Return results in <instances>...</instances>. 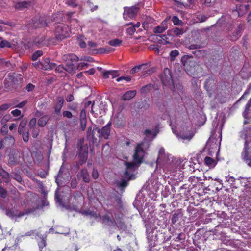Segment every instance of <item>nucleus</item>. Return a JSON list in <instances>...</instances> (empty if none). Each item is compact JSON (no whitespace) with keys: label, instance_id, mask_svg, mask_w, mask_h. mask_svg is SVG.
<instances>
[{"label":"nucleus","instance_id":"nucleus-1","mask_svg":"<svg viewBox=\"0 0 251 251\" xmlns=\"http://www.w3.org/2000/svg\"><path fill=\"white\" fill-rule=\"evenodd\" d=\"M71 30L70 27L63 23L59 24L56 27L54 31L55 37L58 40L61 41L70 36Z\"/></svg>","mask_w":251,"mask_h":251},{"label":"nucleus","instance_id":"nucleus-2","mask_svg":"<svg viewBox=\"0 0 251 251\" xmlns=\"http://www.w3.org/2000/svg\"><path fill=\"white\" fill-rule=\"evenodd\" d=\"M181 61L187 74L190 75H193L197 65L195 61L193 60V57L184 55L182 57Z\"/></svg>","mask_w":251,"mask_h":251},{"label":"nucleus","instance_id":"nucleus-3","mask_svg":"<svg viewBox=\"0 0 251 251\" xmlns=\"http://www.w3.org/2000/svg\"><path fill=\"white\" fill-rule=\"evenodd\" d=\"M75 14V12H69L65 14L61 12H57L53 15V20L57 22L61 21H67L72 22L73 21L77 22V20L75 18L72 19L73 15Z\"/></svg>","mask_w":251,"mask_h":251},{"label":"nucleus","instance_id":"nucleus-4","mask_svg":"<svg viewBox=\"0 0 251 251\" xmlns=\"http://www.w3.org/2000/svg\"><path fill=\"white\" fill-rule=\"evenodd\" d=\"M111 123L109 122L101 129H100V128L97 126H94V131H97V136H100V138L108 139L109 138L110 133L111 132Z\"/></svg>","mask_w":251,"mask_h":251},{"label":"nucleus","instance_id":"nucleus-5","mask_svg":"<svg viewBox=\"0 0 251 251\" xmlns=\"http://www.w3.org/2000/svg\"><path fill=\"white\" fill-rule=\"evenodd\" d=\"M143 143H140L136 146L135 152L133 155V160L135 163L141 164L142 162L144 151L143 148Z\"/></svg>","mask_w":251,"mask_h":251},{"label":"nucleus","instance_id":"nucleus-6","mask_svg":"<svg viewBox=\"0 0 251 251\" xmlns=\"http://www.w3.org/2000/svg\"><path fill=\"white\" fill-rule=\"evenodd\" d=\"M244 139V150L241 153V155L244 161L249 166L251 167V156L249 155V150L250 147L246 135H245Z\"/></svg>","mask_w":251,"mask_h":251},{"label":"nucleus","instance_id":"nucleus-7","mask_svg":"<svg viewBox=\"0 0 251 251\" xmlns=\"http://www.w3.org/2000/svg\"><path fill=\"white\" fill-rule=\"evenodd\" d=\"M139 8L136 6H133L130 7H125L123 13V17L126 20L132 19L136 17L138 12Z\"/></svg>","mask_w":251,"mask_h":251},{"label":"nucleus","instance_id":"nucleus-8","mask_svg":"<svg viewBox=\"0 0 251 251\" xmlns=\"http://www.w3.org/2000/svg\"><path fill=\"white\" fill-rule=\"evenodd\" d=\"M249 9V5L246 4H237L235 9H232L234 16L241 17L244 15Z\"/></svg>","mask_w":251,"mask_h":251},{"label":"nucleus","instance_id":"nucleus-9","mask_svg":"<svg viewBox=\"0 0 251 251\" xmlns=\"http://www.w3.org/2000/svg\"><path fill=\"white\" fill-rule=\"evenodd\" d=\"M161 79L164 85H170L173 83L171 71L168 68L164 69L163 73L161 75Z\"/></svg>","mask_w":251,"mask_h":251},{"label":"nucleus","instance_id":"nucleus-10","mask_svg":"<svg viewBox=\"0 0 251 251\" xmlns=\"http://www.w3.org/2000/svg\"><path fill=\"white\" fill-rule=\"evenodd\" d=\"M88 155V149L87 146H81L79 149L78 157L79 159V163L82 165L87 161Z\"/></svg>","mask_w":251,"mask_h":251},{"label":"nucleus","instance_id":"nucleus-11","mask_svg":"<svg viewBox=\"0 0 251 251\" xmlns=\"http://www.w3.org/2000/svg\"><path fill=\"white\" fill-rule=\"evenodd\" d=\"M47 26L48 24L44 17H40L32 19V27L35 28L45 27Z\"/></svg>","mask_w":251,"mask_h":251},{"label":"nucleus","instance_id":"nucleus-12","mask_svg":"<svg viewBox=\"0 0 251 251\" xmlns=\"http://www.w3.org/2000/svg\"><path fill=\"white\" fill-rule=\"evenodd\" d=\"M6 215L11 219L21 218L24 216L23 212L19 211L15 207L7 209L6 210Z\"/></svg>","mask_w":251,"mask_h":251},{"label":"nucleus","instance_id":"nucleus-13","mask_svg":"<svg viewBox=\"0 0 251 251\" xmlns=\"http://www.w3.org/2000/svg\"><path fill=\"white\" fill-rule=\"evenodd\" d=\"M41 69L44 70H51L54 69L56 64L55 63H51L50 59L48 57L44 58L43 60L41 62Z\"/></svg>","mask_w":251,"mask_h":251},{"label":"nucleus","instance_id":"nucleus-14","mask_svg":"<svg viewBox=\"0 0 251 251\" xmlns=\"http://www.w3.org/2000/svg\"><path fill=\"white\" fill-rule=\"evenodd\" d=\"M63 60L66 62V64L74 63L78 60V57L75 54L69 53L64 54L62 56Z\"/></svg>","mask_w":251,"mask_h":251},{"label":"nucleus","instance_id":"nucleus-15","mask_svg":"<svg viewBox=\"0 0 251 251\" xmlns=\"http://www.w3.org/2000/svg\"><path fill=\"white\" fill-rule=\"evenodd\" d=\"M22 79L20 75H9L7 81L10 82L11 85L15 86L19 84L21 82Z\"/></svg>","mask_w":251,"mask_h":251},{"label":"nucleus","instance_id":"nucleus-16","mask_svg":"<svg viewBox=\"0 0 251 251\" xmlns=\"http://www.w3.org/2000/svg\"><path fill=\"white\" fill-rule=\"evenodd\" d=\"M102 223L104 225H109L110 223L113 226H116L115 221L108 215H104L101 217Z\"/></svg>","mask_w":251,"mask_h":251},{"label":"nucleus","instance_id":"nucleus-17","mask_svg":"<svg viewBox=\"0 0 251 251\" xmlns=\"http://www.w3.org/2000/svg\"><path fill=\"white\" fill-rule=\"evenodd\" d=\"M4 145L6 146V148H10L13 146L15 142V140L14 137L10 135H7L3 139Z\"/></svg>","mask_w":251,"mask_h":251},{"label":"nucleus","instance_id":"nucleus-18","mask_svg":"<svg viewBox=\"0 0 251 251\" xmlns=\"http://www.w3.org/2000/svg\"><path fill=\"white\" fill-rule=\"evenodd\" d=\"M64 102V99L62 97H59L57 99V102L54 105L55 113L56 114H59L60 113L61 110L63 107Z\"/></svg>","mask_w":251,"mask_h":251},{"label":"nucleus","instance_id":"nucleus-19","mask_svg":"<svg viewBox=\"0 0 251 251\" xmlns=\"http://www.w3.org/2000/svg\"><path fill=\"white\" fill-rule=\"evenodd\" d=\"M94 127L93 129H92L91 127H89L88 128L87 134V138L92 139L93 142L97 141L98 138H100V136H97V131H94Z\"/></svg>","mask_w":251,"mask_h":251},{"label":"nucleus","instance_id":"nucleus-20","mask_svg":"<svg viewBox=\"0 0 251 251\" xmlns=\"http://www.w3.org/2000/svg\"><path fill=\"white\" fill-rule=\"evenodd\" d=\"M78 175L80 176V177L82 178L84 182L86 183H88L90 182V176L87 169L83 168L78 173Z\"/></svg>","mask_w":251,"mask_h":251},{"label":"nucleus","instance_id":"nucleus-21","mask_svg":"<svg viewBox=\"0 0 251 251\" xmlns=\"http://www.w3.org/2000/svg\"><path fill=\"white\" fill-rule=\"evenodd\" d=\"M136 90L128 91L123 94L122 96V99L124 100H128L133 98L136 96Z\"/></svg>","mask_w":251,"mask_h":251},{"label":"nucleus","instance_id":"nucleus-22","mask_svg":"<svg viewBox=\"0 0 251 251\" xmlns=\"http://www.w3.org/2000/svg\"><path fill=\"white\" fill-rule=\"evenodd\" d=\"M50 118V116L48 115L43 116L38 120V125L42 127H44L49 122Z\"/></svg>","mask_w":251,"mask_h":251},{"label":"nucleus","instance_id":"nucleus-23","mask_svg":"<svg viewBox=\"0 0 251 251\" xmlns=\"http://www.w3.org/2000/svg\"><path fill=\"white\" fill-rule=\"evenodd\" d=\"M29 4V2L26 1L17 2L15 4L14 8L17 10H21L24 8H27Z\"/></svg>","mask_w":251,"mask_h":251},{"label":"nucleus","instance_id":"nucleus-24","mask_svg":"<svg viewBox=\"0 0 251 251\" xmlns=\"http://www.w3.org/2000/svg\"><path fill=\"white\" fill-rule=\"evenodd\" d=\"M72 197L75 200L74 202L75 203H78L80 201H84L82 194L80 191H75L73 193Z\"/></svg>","mask_w":251,"mask_h":251},{"label":"nucleus","instance_id":"nucleus-25","mask_svg":"<svg viewBox=\"0 0 251 251\" xmlns=\"http://www.w3.org/2000/svg\"><path fill=\"white\" fill-rule=\"evenodd\" d=\"M109 75H111L112 78H115L119 74L118 71L116 70L106 71L103 72L102 76L104 79L108 78Z\"/></svg>","mask_w":251,"mask_h":251},{"label":"nucleus","instance_id":"nucleus-26","mask_svg":"<svg viewBox=\"0 0 251 251\" xmlns=\"http://www.w3.org/2000/svg\"><path fill=\"white\" fill-rule=\"evenodd\" d=\"M27 119L26 118H24L20 122L18 128V132L19 134H21L22 132H23L24 130H27L25 128L27 124Z\"/></svg>","mask_w":251,"mask_h":251},{"label":"nucleus","instance_id":"nucleus-27","mask_svg":"<svg viewBox=\"0 0 251 251\" xmlns=\"http://www.w3.org/2000/svg\"><path fill=\"white\" fill-rule=\"evenodd\" d=\"M0 176L4 179L5 182L9 183L10 181V175L2 168H0Z\"/></svg>","mask_w":251,"mask_h":251},{"label":"nucleus","instance_id":"nucleus-28","mask_svg":"<svg viewBox=\"0 0 251 251\" xmlns=\"http://www.w3.org/2000/svg\"><path fill=\"white\" fill-rule=\"evenodd\" d=\"M182 216V214L180 210H177L173 215L171 222L172 224H175L178 221L179 219Z\"/></svg>","mask_w":251,"mask_h":251},{"label":"nucleus","instance_id":"nucleus-29","mask_svg":"<svg viewBox=\"0 0 251 251\" xmlns=\"http://www.w3.org/2000/svg\"><path fill=\"white\" fill-rule=\"evenodd\" d=\"M215 84V80L212 77H209L206 80L204 83V88L208 91L212 88V86Z\"/></svg>","mask_w":251,"mask_h":251},{"label":"nucleus","instance_id":"nucleus-30","mask_svg":"<svg viewBox=\"0 0 251 251\" xmlns=\"http://www.w3.org/2000/svg\"><path fill=\"white\" fill-rule=\"evenodd\" d=\"M204 162L207 166L210 167H214L217 164V161L215 159L208 156H206L204 158Z\"/></svg>","mask_w":251,"mask_h":251},{"label":"nucleus","instance_id":"nucleus-31","mask_svg":"<svg viewBox=\"0 0 251 251\" xmlns=\"http://www.w3.org/2000/svg\"><path fill=\"white\" fill-rule=\"evenodd\" d=\"M156 39H157L159 43L163 45H166L170 43V42L167 40L168 38L167 36L165 34L156 35Z\"/></svg>","mask_w":251,"mask_h":251},{"label":"nucleus","instance_id":"nucleus-32","mask_svg":"<svg viewBox=\"0 0 251 251\" xmlns=\"http://www.w3.org/2000/svg\"><path fill=\"white\" fill-rule=\"evenodd\" d=\"M133 172L134 171L126 169L124 173V177L127 179V180L134 179Z\"/></svg>","mask_w":251,"mask_h":251},{"label":"nucleus","instance_id":"nucleus-33","mask_svg":"<svg viewBox=\"0 0 251 251\" xmlns=\"http://www.w3.org/2000/svg\"><path fill=\"white\" fill-rule=\"evenodd\" d=\"M82 213L85 215H89L95 219H97L99 217H100V215L99 214H98L96 212L94 211H91L89 209H87L85 210H84L82 212Z\"/></svg>","mask_w":251,"mask_h":251},{"label":"nucleus","instance_id":"nucleus-34","mask_svg":"<svg viewBox=\"0 0 251 251\" xmlns=\"http://www.w3.org/2000/svg\"><path fill=\"white\" fill-rule=\"evenodd\" d=\"M153 88V85L151 84H148L143 86L141 89V93L142 94H146L149 92Z\"/></svg>","mask_w":251,"mask_h":251},{"label":"nucleus","instance_id":"nucleus-35","mask_svg":"<svg viewBox=\"0 0 251 251\" xmlns=\"http://www.w3.org/2000/svg\"><path fill=\"white\" fill-rule=\"evenodd\" d=\"M193 53L199 58L203 57L207 54V51L205 50H196Z\"/></svg>","mask_w":251,"mask_h":251},{"label":"nucleus","instance_id":"nucleus-36","mask_svg":"<svg viewBox=\"0 0 251 251\" xmlns=\"http://www.w3.org/2000/svg\"><path fill=\"white\" fill-rule=\"evenodd\" d=\"M251 106V98L248 100L247 103L245 106V109L243 113V116L245 118H247V115L249 114V111L250 110V108Z\"/></svg>","mask_w":251,"mask_h":251},{"label":"nucleus","instance_id":"nucleus-37","mask_svg":"<svg viewBox=\"0 0 251 251\" xmlns=\"http://www.w3.org/2000/svg\"><path fill=\"white\" fill-rule=\"evenodd\" d=\"M79 0H66L65 3L68 6L75 8L78 5Z\"/></svg>","mask_w":251,"mask_h":251},{"label":"nucleus","instance_id":"nucleus-38","mask_svg":"<svg viewBox=\"0 0 251 251\" xmlns=\"http://www.w3.org/2000/svg\"><path fill=\"white\" fill-rule=\"evenodd\" d=\"M122 43V41L118 39H114L108 42V44L113 47H117Z\"/></svg>","mask_w":251,"mask_h":251},{"label":"nucleus","instance_id":"nucleus-39","mask_svg":"<svg viewBox=\"0 0 251 251\" xmlns=\"http://www.w3.org/2000/svg\"><path fill=\"white\" fill-rule=\"evenodd\" d=\"M10 176L11 177L17 181L18 182H21L23 181L21 176L17 173L12 172Z\"/></svg>","mask_w":251,"mask_h":251},{"label":"nucleus","instance_id":"nucleus-40","mask_svg":"<svg viewBox=\"0 0 251 251\" xmlns=\"http://www.w3.org/2000/svg\"><path fill=\"white\" fill-rule=\"evenodd\" d=\"M203 4L207 7L213 6L216 3V0H201Z\"/></svg>","mask_w":251,"mask_h":251},{"label":"nucleus","instance_id":"nucleus-41","mask_svg":"<svg viewBox=\"0 0 251 251\" xmlns=\"http://www.w3.org/2000/svg\"><path fill=\"white\" fill-rule=\"evenodd\" d=\"M67 68H65V70L69 73H72L75 70H77L76 67L74 66V63L66 64Z\"/></svg>","mask_w":251,"mask_h":251},{"label":"nucleus","instance_id":"nucleus-42","mask_svg":"<svg viewBox=\"0 0 251 251\" xmlns=\"http://www.w3.org/2000/svg\"><path fill=\"white\" fill-rule=\"evenodd\" d=\"M22 135V138L23 141L27 143L29 140V132L28 130H24L23 132L21 133Z\"/></svg>","mask_w":251,"mask_h":251},{"label":"nucleus","instance_id":"nucleus-43","mask_svg":"<svg viewBox=\"0 0 251 251\" xmlns=\"http://www.w3.org/2000/svg\"><path fill=\"white\" fill-rule=\"evenodd\" d=\"M40 251H42L43 249L46 247L47 243L46 239L42 238L41 240L38 243Z\"/></svg>","mask_w":251,"mask_h":251},{"label":"nucleus","instance_id":"nucleus-44","mask_svg":"<svg viewBox=\"0 0 251 251\" xmlns=\"http://www.w3.org/2000/svg\"><path fill=\"white\" fill-rule=\"evenodd\" d=\"M43 51L42 50H37L35 51L32 56V60L33 61H35L38 59V58L41 57L43 55Z\"/></svg>","mask_w":251,"mask_h":251},{"label":"nucleus","instance_id":"nucleus-45","mask_svg":"<svg viewBox=\"0 0 251 251\" xmlns=\"http://www.w3.org/2000/svg\"><path fill=\"white\" fill-rule=\"evenodd\" d=\"M144 65L136 66L130 70V74L133 75L140 70Z\"/></svg>","mask_w":251,"mask_h":251},{"label":"nucleus","instance_id":"nucleus-46","mask_svg":"<svg viewBox=\"0 0 251 251\" xmlns=\"http://www.w3.org/2000/svg\"><path fill=\"white\" fill-rule=\"evenodd\" d=\"M179 54L178 50H176L171 51L170 53V60L173 61L175 60L176 57Z\"/></svg>","mask_w":251,"mask_h":251},{"label":"nucleus","instance_id":"nucleus-47","mask_svg":"<svg viewBox=\"0 0 251 251\" xmlns=\"http://www.w3.org/2000/svg\"><path fill=\"white\" fill-rule=\"evenodd\" d=\"M118 227L120 230H122L123 231H125L127 229V226L125 224V223L124 221H121L120 220L118 222Z\"/></svg>","mask_w":251,"mask_h":251},{"label":"nucleus","instance_id":"nucleus-48","mask_svg":"<svg viewBox=\"0 0 251 251\" xmlns=\"http://www.w3.org/2000/svg\"><path fill=\"white\" fill-rule=\"evenodd\" d=\"M172 21L175 25H181L182 23V21L179 20L177 16H173L172 18Z\"/></svg>","mask_w":251,"mask_h":251},{"label":"nucleus","instance_id":"nucleus-49","mask_svg":"<svg viewBox=\"0 0 251 251\" xmlns=\"http://www.w3.org/2000/svg\"><path fill=\"white\" fill-rule=\"evenodd\" d=\"M173 32L175 36H180V35H182L183 33V30L181 28H178V27H175L173 29Z\"/></svg>","mask_w":251,"mask_h":251},{"label":"nucleus","instance_id":"nucleus-50","mask_svg":"<svg viewBox=\"0 0 251 251\" xmlns=\"http://www.w3.org/2000/svg\"><path fill=\"white\" fill-rule=\"evenodd\" d=\"M125 164L126 166V169L128 170H131L132 171H134L135 164L133 162H125Z\"/></svg>","mask_w":251,"mask_h":251},{"label":"nucleus","instance_id":"nucleus-51","mask_svg":"<svg viewBox=\"0 0 251 251\" xmlns=\"http://www.w3.org/2000/svg\"><path fill=\"white\" fill-rule=\"evenodd\" d=\"M127 179H126L125 178L124 179H122L121 181L119 182V186L120 188H124L126 187L128 185V181Z\"/></svg>","mask_w":251,"mask_h":251},{"label":"nucleus","instance_id":"nucleus-52","mask_svg":"<svg viewBox=\"0 0 251 251\" xmlns=\"http://www.w3.org/2000/svg\"><path fill=\"white\" fill-rule=\"evenodd\" d=\"M166 27L160 26H157L155 27L154 29V32L155 33H163L166 29Z\"/></svg>","mask_w":251,"mask_h":251},{"label":"nucleus","instance_id":"nucleus-53","mask_svg":"<svg viewBox=\"0 0 251 251\" xmlns=\"http://www.w3.org/2000/svg\"><path fill=\"white\" fill-rule=\"evenodd\" d=\"M32 129L31 135L33 138H36L39 134L40 130L37 127L31 128Z\"/></svg>","mask_w":251,"mask_h":251},{"label":"nucleus","instance_id":"nucleus-54","mask_svg":"<svg viewBox=\"0 0 251 251\" xmlns=\"http://www.w3.org/2000/svg\"><path fill=\"white\" fill-rule=\"evenodd\" d=\"M0 47L1 48H4V47L10 48L11 47V44L9 41H7V40H2L0 42Z\"/></svg>","mask_w":251,"mask_h":251},{"label":"nucleus","instance_id":"nucleus-55","mask_svg":"<svg viewBox=\"0 0 251 251\" xmlns=\"http://www.w3.org/2000/svg\"><path fill=\"white\" fill-rule=\"evenodd\" d=\"M87 119L80 120V126L82 130L84 131L86 127Z\"/></svg>","mask_w":251,"mask_h":251},{"label":"nucleus","instance_id":"nucleus-56","mask_svg":"<svg viewBox=\"0 0 251 251\" xmlns=\"http://www.w3.org/2000/svg\"><path fill=\"white\" fill-rule=\"evenodd\" d=\"M54 69L56 73H62L65 70V67L62 65H56Z\"/></svg>","mask_w":251,"mask_h":251},{"label":"nucleus","instance_id":"nucleus-57","mask_svg":"<svg viewBox=\"0 0 251 251\" xmlns=\"http://www.w3.org/2000/svg\"><path fill=\"white\" fill-rule=\"evenodd\" d=\"M7 193L6 190L2 186H0V196L4 199L6 197Z\"/></svg>","mask_w":251,"mask_h":251},{"label":"nucleus","instance_id":"nucleus-58","mask_svg":"<svg viewBox=\"0 0 251 251\" xmlns=\"http://www.w3.org/2000/svg\"><path fill=\"white\" fill-rule=\"evenodd\" d=\"M88 65L87 63L84 62L79 63L76 66V69L78 70L84 69L85 67H87Z\"/></svg>","mask_w":251,"mask_h":251},{"label":"nucleus","instance_id":"nucleus-59","mask_svg":"<svg viewBox=\"0 0 251 251\" xmlns=\"http://www.w3.org/2000/svg\"><path fill=\"white\" fill-rule=\"evenodd\" d=\"M0 24H4L10 27H14L16 25L15 23L13 22H4L2 20H0Z\"/></svg>","mask_w":251,"mask_h":251},{"label":"nucleus","instance_id":"nucleus-60","mask_svg":"<svg viewBox=\"0 0 251 251\" xmlns=\"http://www.w3.org/2000/svg\"><path fill=\"white\" fill-rule=\"evenodd\" d=\"M36 122H37V120L35 118H32L30 120L29 123V126L30 127V128H31L36 127L35 126L36 124Z\"/></svg>","mask_w":251,"mask_h":251},{"label":"nucleus","instance_id":"nucleus-61","mask_svg":"<svg viewBox=\"0 0 251 251\" xmlns=\"http://www.w3.org/2000/svg\"><path fill=\"white\" fill-rule=\"evenodd\" d=\"M18 162V159L16 157H15L14 156L11 155L9 157V163L11 165H15Z\"/></svg>","mask_w":251,"mask_h":251},{"label":"nucleus","instance_id":"nucleus-62","mask_svg":"<svg viewBox=\"0 0 251 251\" xmlns=\"http://www.w3.org/2000/svg\"><path fill=\"white\" fill-rule=\"evenodd\" d=\"M126 31L128 34L133 35L136 31V29L135 28V27L132 25V26L128 28Z\"/></svg>","mask_w":251,"mask_h":251},{"label":"nucleus","instance_id":"nucleus-63","mask_svg":"<svg viewBox=\"0 0 251 251\" xmlns=\"http://www.w3.org/2000/svg\"><path fill=\"white\" fill-rule=\"evenodd\" d=\"M207 18L208 17L204 15H199L197 16V19L200 23L206 21Z\"/></svg>","mask_w":251,"mask_h":251},{"label":"nucleus","instance_id":"nucleus-64","mask_svg":"<svg viewBox=\"0 0 251 251\" xmlns=\"http://www.w3.org/2000/svg\"><path fill=\"white\" fill-rule=\"evenodd\" d=\"M11 113L14 117H18L21 116V111L18 109H16L14 110H12Z\"/></svg>","mask_w":251,"mask_h":251}]
</instances>
